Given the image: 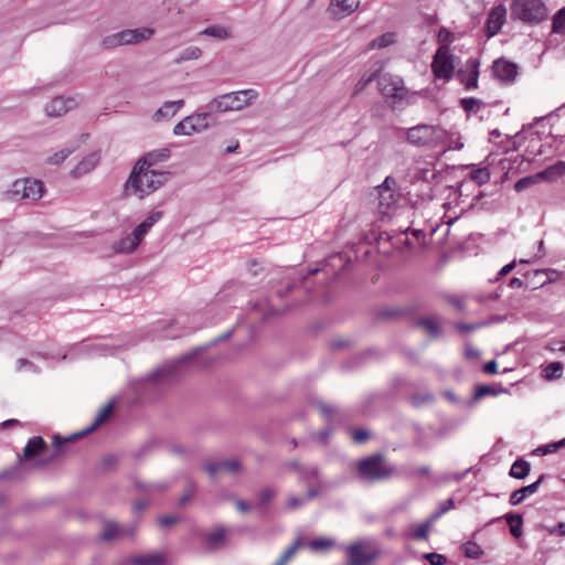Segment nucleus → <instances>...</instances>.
<instances>
[{
	"label": "nucleus",
	"mask_w": 565,
	"mask_h": 565,
	"mask_svg": "<svg viewBox=\"0 0 565 565\" xmlns=\"http://www.w3.org/2000/svg\"><path fill=\"white\" fill-rule=\"evenodd\" d=\"M242 463L237 459L220 460L215 462H207L204 465L205 471L211 476L215 477L218 473H231L234 475L239 471Z\"/></svg>",
	"instance_id": "obj_20"
},
{
	"label": "nucleus",
	"mask_w": 565,
	"mask_h": 565,
	"mask_svg": "<svg viewBox=\"0 0 565 565\" xmlns=\"http://www.w3.org/2000/svg\"><path fill=\"white\" fill-rule=\"evenodd\" d=\"M202 55V50L199 46H188L182 52H180L179 56L175 58L177 64H181L186 61L198 60Z\"/></svg>",
	"instance_id": "obj_40"
},
{
	"label": "nucleus",
	"mask_w": 565,
	"mask_h": 565,
	"mask_svg": "<svg viewBox=\"0 0 565 565\" xmlns=\"http://www.w3.org/2000/svg\"><path fill=\"white\" fill-rule=\"evenodd\" d=\"M164 563L163 555L158 553L137 556L130 559L131 565H164Z\"/></svg>",
	"instance_id": "obj_32"
},
{
	"label": "nucleus",
	"mask_w": 565,
	"mask_h": 565,
	"mask_svg": "<svg viewBox=\"0 0 565 565\" xmlns=\"http://www.w3.org/2000/svg\"><path fill=\"white\" fill-rule=\"evenodd\" d=\"M492 74L499 82L509 85L516 79L519 66L504 58H499L492 64Z\"/></svg>",
	"instance_id": "obj_16"
},
{
	"label": "nucleus",
	"mask_w": 565,
	"mask_h": 565,
	"mask_svg": "<svg viewBox=\"0 0 565 565\" xmlns=\"http://www.w3.org/2000/svg\"><path fill=\"white\" fill-rule=\"evenodd\" d=\"M277 494V490L271 487H266L258 492V507L268 504Z\"/></svg>",
	"instance_id": "obj_45"
},
{
	"label": "nucleus",
	"mask_w": 565,
	"mask_h": 565,
	"mask_svg": "<svg viewBox=\"0 0 565 565\" xmlns=\"http://www.w3.org/2000/svg\"><path fill=\"white\" fill-rule=\"evenodd\" d=\"M174 109L172 108V105L170 102H166L156 113L154 117H172L174 115Z\"/></svg>",
	"instance_id": "obj_52"
},
{
	"label": "nucleus",
	"mask_w": 565,
	"mask_h": 565,
	"mask_svg": "<svg viewBox=\"0 0 565 565\" xmlns=\"http://www.w3.org/2000/svg\"><path fill=\"white\" fill-rule=\"evenodd\" d=\"M301 545V540L300 539H297L281 555V557L288 562L292 556L294 554L296 553V551L299 548V546Z\"/></svg>",
	"instance_id": "obj_57"
},
{
	"label": "nucleus",
	"mask_w": 565,
	"mask_h": 565,
	"mask_svg": "<svg viewBox=\"0 0 565 565\" xmlns=\"http://www.w3.org/2000/svg\"><path fill=\"white\" fill-rule=\"evenodd\" d=\"M318 475H319V470L316 466L302 467L299 472L300 480H303V481L317 478Z\"/></svg>",
	"instance_id": "obj_50"
},
{
	"label": "nucleus",
	"mask_w": 565,
	"mask_h": 565,
	"mask_svg": "<svg viewBox=\"0 0 565 565\" xmlns=\"http://www.w3.org/2000/svg\"><path fill=\"white\" fill-rule=\"evenodd\" d=\"M463 554L466 557L471 559H478L483 555V551L479 544L475 542H467L462 546Z\"/></svg>",
	"instance_id": "obj_44"
},
{
	"label": "nucleus",
	"mask_w": 565,
	"mask_h": 565,
	"mask_svg": "<svg viewBox=\"0 0 565 565\" xmlns=\"http://www.w3.org/2000/svg\"><path fill=\"white\" fill-rule=\"evenodd\" d=\"M416 323L424 328L427 334L431 338H438L443 333L438 317H422Z\"/></svg>",
	"instance_id": "obj_28"
},
{
	"label": "nucleus",
	"mask_w": 565,
	"mask_h": 565,
	"mask_svg": "<svg viewBox=\"0 0 565 565\" xmlns=\"http://www.w3.org/2000/svg\"><path fill=\"white\" fill-rule=\"evenodd\" d=\"M504 519L510 525V532L514 537H520L522 535V525L523 519L520 514L508 513L504 515Z\"/></svg>",
	"instance_id": "obj_36"
},
{
	"label": "nucleus",
	"mask_w": 565,
	"mask_h": 565,
	"mask_svg": "<svg viewBox=\"0 0 565 565\" xmlns=\"http://www.w3.org/2000/svg\"><path fill=\"white\" fill-rule=\"evenodd\" d=\"M100 160L99 152L95 151L83 158L76 167L71 171V177L78 179L89 172H92Z\"/></svg>",
	"instance_id": "obj_23"
},
{
	"label": "nucleus",
	"mask_w": 565,
	"mask_h": 565,
	"mask_svg": "<svg viewBox=\"0 0 565 565\" xmlns=\"http://www.w3.org/2000/svg\"><path fill=\"white\" fill-rule=\"evenodd\" d=\"M430 565H445L447 562L446 556L438 553H427L424 556Z\"/></svg>",
	"instance_id": "obj_54"
},
{
	"label": "nucleus",
	"mask_w": 565,
	"mask_h": 565,
	"mask_svg": "<svg viewBox=\"0 0 565 565\" xmlns=\"http://www.w3.org/2000/svg\"><path fill=\"white\" fill-rule=\"evenodd\" d=\"M511 15L526 23H539L547 17L542 0H512Z\"/></svg>",
	"instance_id": "obj_8"
},
{
	"label": "nucleus",
	"mask_w": 565,
	"mask_h": 565,
	"mask_svg": "<svg viewBox=\"0 0 565 565\" xmlns=\"http://www.w3.org/2000/svg\"><path fill=\"white\" fill-rule=\"evenodd\" d=\"M78 145L67 146L47 158V163L53 166L62 164L76 149Z\"/></svg>",
	"instance_id": "obj_35"
},
{
	"label": "nucleus",
	"mask_w": 565,
	"mask_h": 565,
	"mask_svg": "<svg viewBox=\"0 0 565 565\" xmlns=\"http://www.w3.org/2000/svg\"><path fill=\"white\" fill-rule=\"evenodd\" d=\"M371 437V433L363 428H355V443H365Z\"/></svg>",
	"instance_id": "obj_61"
},
{
	"label": "nucleus",
	"mask_w": 565,
	"mask_h": 565,
	"mask_svg": "<svg viewBox=\"0 0 565 565\" xmlns=\"http://www.w3.org/2000/svg\"><path fill=\"white\" fill-rule=\"evenodd\" d=\"M352 6L350 0H332L328 7V13L333 20H341L353 12Z\"/></svg>",
	"instance_id": "obj_24"
},
{
	"label": "nucleus",
	"mask_w": 565,
	"mask_h": 565,
	"mask_svg": "<svg viewBox=\"0 0 565 565\" xmlns=\"http://www.w3.org/2000/svg\"><path fill=\"white\" fill-rule=\"evenodd\" d=\"M307 502V499L299 498L296 495H290L286 501V507L288 510H295L302 507Z\"/></svg>",
	"instance_id": "obj_53"
},
{
	"label": "nucleus",
	"mask_w": 565,
	"mask_h": 565,
	"mask_svg": "<svg viewBox=\"0 0 565 565\" xmlns=\"http://www.w3.org/2000/svg\"><path fill=\"white\" fill-rule=\"evenodd\" d=\"M335 540L329 537H318L308 541L305 546L312 553L326 554L335 546Z\"/></svg>",
	"instance_id": "obj_27"
},
{
	"label": "nucleus",
	"mask_w": 565,
	"mask_h": 565,
	"mask_svg": "<svg viewBox=\"0 0 565 565\" xmlns=\"http://www.w3.org/2000/svg\"><path fill=\"white\" fill-rule=\"evenodd\" d=\"M15 369H17V371L26 370L32 373L40 372V369L33 362L29 361L28 359H23V358L17 360Z\"/></svg>",
	"instance_id": "obj_48"
},
{
	"label": "nucleus",
	"mask_w": 565,
	"mask_h": 565,
	"mask_svg": "<svg viewBox=\"0 0 565 565\" xmlns=\"http://www.w3.org/2000/svg\"><path fill=\"white\" fill-rule=\"evenodd\" d=\"M479 61L476 58H469L466 63V70L458 72L460 82L465 85L467 90L477 88L478 76H479Z\"/></svg>",
	"instance_id": "obj_19"
},
{
	"label": "nucleus",
	"mask_w": 565,
	"mask_h": 565,
	"mask_svg": "<svg viewBox=\"0 0 565 565\" xmlns=\"http://www.w3.org/2000/svg\"><path fill=\"white\" fill-rule=\"evenodd\" d=\"M409 315V303L403 306L390 307L382 312V318H397Z\"/></svg>",
	"instance_id": "obj_43"
},
{
	"label": "nucleus",
	"mask_w": 565,
	"mask_h": 565,
	"mask_svg": "<svg viewBox=\"0 0 565 565\" xmlns=\"http://www.w3.org/2000/svg\"><path fill=\"white\" fill-rule=\"evenodd\" d=\"M360 478L367 482H377L390 478L394 472V467L388 465L384 456L374 454L361 459L358 465Z\"/></svg>",
	"instance_id": "obj_5"
},
{
	"label": "nucleus",
	"mask_w": 565,
	"mask_h": 565,
	"mask_svg": "<svg viewBox=\"0 0 565 565\" xmlns=\"http://www.w3.org/2000/svg\"><path fill=\"white\" fill-rule=\"evenodd\" d=\"M150 226L145 222L142 221L140 224H138L135 230L132 231L134 234L138 237V239L140 242H142V239L145 238V236L148 234V232L150 231Z\"/></svg>",
	"instance_id": "obj_56"
},
{
	"label": "nucleus",
	"mask_w": 565,
	"mask_h": 565,
	"mask_svg": "<svg viewBox=\"0 0 565 565\" xmlns=\"http://www.w3.org/2000/svg\"><path fill=\"white\" fill-rule=\"evenodd\" d=\"M136 487L146 493H161L168 489L169 483L167 481H160L154 483L136 482Z\"/></svg>",
	"instance_id": "obj_39"
},
{
	"label": "nucleus",
	"mask_w": 565,
	"mask_h": 565,
	"mask_svg": "<svg viewBox=\"0 0 565 565\" xmlns=\"http://www.w3.org/2000/svg\"><path fill=\"white\" fill-rule=\"evenodd\" d=\"M487 322H479V323H457L456 324V328L458 329V331L462 332V333H467V332H471V331H475L477 329H479L480 327H483L486 326Z\"/></svg>",
	"instance_id": "obj_55"
},
{
	"label": "nucleus",
	"mask_w": 565,
	"mask_h": 565,
	"mask_svg": "<svg viewBox=\"0 0 565 565\" xmlns=\"http://www.w3.org/2000/svg\"><path fill=\"white\" fill-rule=\"evenodd\" d=\"M46 446L44 439L41 436H34L29 439L24 449L23 456L25 459H33L39 451Z\"/></svg>",
	"instance_id": "obj_29"
},
{
	"label": "nucleus",
	"mask_w": 565,
	"mask_h": 565,
	"mask_svg": "<svg viewBox=\"0 0 565 565\" xmlns=\"http://www.w3.org/2000/svg\"><path fill=\"white\" fill-rule=\"evenodd\" d=\"M446 300L452 307H455L458 311H463L466 309V300L461 296L449 295L446 296Z\"/></svg>",
	"instance_id": "obj_51"
},
{
	"label": "nucleus",
	"mask_w": 565,
	"mask_h": 565,
	"mask_svg": "<svg viewBox=\"0 0 565 565\" xmlns=\"http://www.w3.org/2000/svg\"><path fill=\"white\" fill-rule=\"evenodd\" d=\"M396 181L386 177L382 184L376 186L379 207L381 213L385 214L398 200V194L395 191Z\"/></svg>",
	"instance_id": "obj_15"
},
{
	"label": "nucleus",
	"mask_w": 565,
	"mask_h": 565,
	"mask_svg": "<svg viewBox=\"0 0 565 565\" xmlns=\"http://www.w3.org/2000/svg\"><path fill=\"white\" fill-rule=\"evenodd\" d=\"M113 408H114V404L111 402H109L107 405H105L99 411V413L97 414V416L95 417V419L90 424V426H88L86 429L82 430L81 433L73 434V435H71V436H68L66 438H62L58 435H55L54 436V441H53V446H54V449H55L54 454H53V457H56V456L61 455L64 451L61 448L62 445L67 444V443L72 441L73 439L77 438V437H83V436L92 433L93 430H95L98 426H100L108 418V416L110 415Z\"/></svg>",
	"instance_id": "obj_13"
},
{
	"label": "nucleus",
	"mask_w": 565,
	"mask_h": 565,
	"mask_svg": "<svg viewBox=\"0 0 565 565\" xmlns=\"http://www.w3.org/2000/svg\"><path fill=\"white\" fill-rule=\"evenodd\" d=\"M171 157V150L168 147L154 149L146 152L141 158L137 160L135 166H138L140 170L141 167H147L152 169L158 163L164 162L169 160Z\"/></svg>",
	"instance_id": "obj_18"
},
{
	"label": "nucleus",
	"mask_w": 565,
	"mask_h": 565,
	"mask_svg": "<svg viewBox=\"0 0 565 565\" xmlns=\"http://www.w3.org/2000/svg\"><path fill=\"white\" fill-rule=\"evenodd\" d=\"M153 34L154 30L152 28L126 29L105 36L102 44L105 49L132 45L149 40Z\"/></svg>",
	"instance_id": "obj_7"
},
{
	"label": "nucleus",
	"mask_w": 565,
	"mask_h": 565,
	"mask_svg": "<svg viewBox=\"0 0 565 565\" xmlns=\"http://www.w3.org/2000/svg\"><path fill=\"white\" fill-rule=\"evenodd\" d=\"M377 84L382 95L394 106L411 105L417 96V92H412L405 86L404 79L399 75L381 74Z\"/></svg>",
	"instance_id": "obj_3"
},
{
	"label": "nucleus",
	"mask_w": 565,
	"mask_h": 565,
	"mask_svg": "<svg viewBox=\"0 0 565 565\" xmlns=\"http://www.w3.org/2000/svg\"><path fill=\"white\" fill-rule=\"evenodd\" d=\"M310 405L320 413L321 416H323L328 423L329 426L324 428L323 430L319 431L316 435V438L323 445H327L332 431L333 424L341 423L343 419V413L340 408L327 404L326 402L319 399V398H312L310 401Z\"/></svg>",
	"instance_id": "obj_9"
},
{
	"label": "nucleus",
	"mask_w": 565,
	"mask_h": 565,
	"mask_svg": "<svg viewBox=\"0 0 565 565\" xmlns=\"http://www.w3.org/2000/svg\"><path fill=\"white\" fill-rule=\"evenodd\" d=\"M226 532L223 527H216L210 532L206 537V544L210 550H217L224 545Z\"/></svg>",
	"instance_id": "obj_30"
},
{
	"label": "nucleus",
	"mask_w": 565,
	"mask_h": 565,
	"mask_svg": "<svg viewBox=\"0 0 565 565\" xmlns=\"http://www.w3.org/2000/svg\"><path fill=\"white\" fill-rule=\"evenodd\" d=\"M141 242L138 237L131 232L127 234L125 237L113 244V250L116 254H130L132 253Z\"/></svg>",
	"instance_id": "obj_26"
},
{
	"label": "nucleus",
	"mask_w": 565,
	"mask_h": 565,
	"mask_svg": "<svg viewBox=\"0 0 565 565\" xmlns=\"http://www.w3.org/2000/svg\"><path fill=\"white\" fill-rule=\"evenodd\" d=\"M195 491H196L195 482L189 481L184 489V493L179 499V504L180 505L186 504L193 498Z\"/></svg>",
	"instance_id": "obj_47"
},
{
	"label": "nucleus",
	"mask_w": 565,
	"mask_h": 565,
	"mask_svg": "<svg viewBox=\"0 0 565 565\" xmlns=\"http://www.w3.org/2000/svg\"><path fill=\"white\" fill-rule=\"evenodd\" d=\"M431 71L436 78L449 81L455 71V56L450 53L447 45H441L436 51L433 62Z\"/></svg>",
	"instance_id": "obj_11"
},
{
	"label": "nucleus",
	"mask_w": 565,
	"mask_h": 565,
	"mask_svg": "<svg viewBox=\"0 0 565 565\" xmlns=\"http://www.w3.org/2000/svg\"><path fill=\"white\" fill-rule=\"evenodd\" d=\"M430 530V521L422 524H412L407 530V536L414 540H426Z\"/></svg>",
	"instance_id": "obj_33"
},
{
	"label": "nucleus",
	"mask_w": 565,
	"mask_h": 565,
	"mask_svg": "<svg viewBox=\"0 0 565 565\" xmlns=\"http://www.w3.org/2000/svg\"><path fill=\"white\" fill-rule=\"evenodd\" d=\"M209 118L207 113L186 116L173 127V134L175 136H192L202 132L210 126Z\"/></svg>",
	"instance_id": "obj_12"
},
{
	"label": "nucleus",
	"mask_w": 565,
	"mask_h": 565,
	"mask_svg": "<svg viewBox=\"0 0 565 565\" xmlns=\"http://www.w3.org/2000/svg\"><path fill=\"white\" fill-rule=\"evenodd\" d=\"M470 179L479 185L486 184L490 180V173L487 168L473 169L470 172Z\"/></svg>",
	"instance_id": "obj_46"
},
{
	"label": "nucleus",
	"mask_w": 565,
	"mask_h": 565,
	"mask_svg": "<svg viewBox=\"0 0 565 565\" xmlns=\"http://www.w3.org/2000/svg\"><path fill=\"white\" fill-rule=\"evenodd\" d=\"M233 334V329L222 333L209 344L199 347L181 358L166 362L162 366L148 374L137 382L136 391L138 394H146L148 391H159L174 383L181 374L190 366L203 367L210 364V361L201 360L199 356L202 351L211 345L228 339Z\"/></svg>",
	"instance_id": "obj_1"
},
{
	"label": "nucleus",
	"mask_w": 565,
	"mask_h": 565,
	"mask_svg": "<svg viewBox=\"0 0 565 565\" xmlns=\"http://www.w3.org/2000/svg\"><path fill=\"white\" fill-rule=\"evenodd\" d=\"M465 355L467 359H479L480 352L478 349L468 344V345H466Z\"/></svg>",
	"instance_id": "obj_63"
},
{
	"label": "nucleus",
	"mask_w": 565,
	"mask_h": 565,
	"mask_svg": "<svg viewBox=\"0 0 565 565\" xmlns=\"http://www.w3.org/2000/svg\"><path fill=\"white\" fill-rule=\"evenodd\" d=\"M380 554L379 544L374 540L355 542V565H367Z\"/></svg>",
	"instance_id": "obj_17"
},
{
	"label": "nucleus",
	"mask_w": 565,
	"mask_h": 565,
	"mask_svg": "<svg viewBox=\"0 0 565 565\" xmlns=\"http://www.w3.org/2000/svg\"><path fill=\"white\" fill-rule=\"evenodd\" d=\"M76 105L73 98H64L63 96H58L53 98L46 106L45 113L50 117H60L74 108Z\"/></svg>",
	"instance_id": "obj_22"
},
{
	"label": "nucleus",
	"mask_w": 565,
	"mask_h": 565,
	"mask_svg": "<svg viewBox=\"0 0 565 565\" xmlns=\"http://www.w3.org/2000/svg\"><path fill=\"white\" fill-rule=\"evenodd\" d=\"M545 349L551 352H562L565 351V345L561 341L552 340L546 343Z\"/></svg>",
	"instance_id": "obj_62"
},
{
	"label": "nucleus",
	"mask_w": 565,
	"mask_h": 565,
	"mask_svg": "<svg viewBox=\"0 0 565 565\" xmlns=\"http://www.w3.org/2000/svg\"><path fill=\"white\" fill-rule=\"evenodd\" d=\"M548 533L565 536V523L559 522L555 526L550 527Z\"/></svg>",
	"instance_id": "obj_64"
},
{
	"label": "nucleus",
	"mask_w": 565,
	"mask_h": 565,
	"mask_svg": "<svg viewBox=\"0 0 565 565\" xmlns=\"http://www.w3.org/2000/svg\"><path fill=\"white\" fill-rule=\"evenodd\" d=\"M446 131L439 126L417 125L406 131V139L417 147H437L446 140Z\"/></svg>",
	"instance_id": "obj_6"
},
{
	"label": "nucleus",
	"mask_w": 565,
	"mask_h": 565,
	"mask_svg": "<svg viewBox=\"0 0 565 565\" xmlns=\"http://www.w3.org/2000/svg\"><path fill=\"white\" fill-rule=\"evenodd\" d=\"M200 34L212 36L217 40H226L231 36V31L226 26L214 24V25H209L207 28L202 30L200 32Z\"/></svg>",
	"instance_id": "obj_34"
},
{
	"label": "nucleus",
	"mask_w": 565,
	"mask_h": 565,
	"mask_svg": "<svg viewBox=\"0 0 565 565\" xmlns=\"http://www.w3.org/2000/svg\"><path fill=\"white\" fill-rule=\"evenodd\" d=\"M563 364L561 362H552L547 364L543 371V377L547 381H553L562 377Z\"/></svg>",
	"instance_id": "obj_38"
},
{
	"label": "nucleus",
	"mask_w": 565,
	"mask_h": 565,
	"mask_svg": "<svg viewBox=\"0 0 565 565\" xmlns=\"http://www.w3.org/2000/svg\"><path fill=\"white\" fill-rule=\"evenodd\" d=\"M543 479L544 476L542 475L535 482L513 491L509 498L510 504L518 505L522 503L526 497L534 494Z\"/></svg>",
	"instance_id": "obj_25"
},
{
	"label": "nucleus",
	"mask_w": 565,
	"mask_h": 565,
	"mask_svg": "<svg viewBox=\"0 0 565 565\" xmlns=\"http://www.w3.org/2000/svg\"><path fill=\"white\" fill-rule=\"evenodd\" d=\"M396 40V36H395V33H392V32H387V33H384L382 34L381 36L374 39L371 43H370V46L372 49H382V47H386L391 44H393Z\"/></svg>",
	"instance_id": "obj_42"
},
{
	"label": "nucleus",
	"mask_w": 565,
	"mask_h": 565,
	"mask_svg": "<svg viewBox=\"0 0 565 565\" xmlns=\"http://www.w3.org/2000/svg\"><path fill=\"white\" fill-rule=\"evenodd\" d=\"M6 194L7 198L12 201H19L23 199L35 201L42 198L43 184L38 180H17L11 184V188L7 191Z\"/></svg>",
	"instance_id": "obj_10"
},
{
	"label": "nucleus",
	"mask_w": 565,
	"mask_h": 565,
	"mask_svg": "<svg viewBox=\"0 0 565 565\" xmlns=\"http://www.w3.org/2000/svg\"><path fill=\"white\" fill-rule=\"evenodd\" d=\"M171 178V172L159 171L147 167L134 166L128 179L124 184L127 195H135L143 199L159 190Z\"/></svg>",
	"instance_id": "obj_2"
},
{
	"label": "nucleus",
	"mask_w": 565,
	"mask_h": 565,
	"mask_svg": "<svg viewBox=\"0 0 565 565\" xmlns=\"http://www.w3.org/2000/svg\"><path fill=\"white\" fill-rule=\"evenodd\" d=\"M460 104L466 111H477L480 108L481 100L473 97H468L462 98Z\"/></svg>",
	"instance_id": "obj_49"
},
{
	"label": "nucleus",
	"mask_w": 565,
	"mask_h": 565,
	"mask_svg": "<svg viewBox=\"0 0 565 565\" xmlns=\"http://www.w3.org/2000/svg\"><path fill=\"white\" fill-rule=\"evenodd\" d=\"M162 215H163V213L161 211H153L143 221L150 227H152L157 222H159L161 220Z\"/></svg>",
	"instance_id": "obj_60"
},
{
	"label": "nucleus",
	"mask_w": 565,
	"mask_h": 565,
	"mask_svg": "<svg viewBox=\"0 0 565 565\" xmlns=\"http://www.w3.org/2000/svg\"><path fill=\"white\" fill-rule=\"evenodd\" d=\"M565 173V162H557L543 171H540L533 175H527L518 180L514 184V190L516 192H522L527 188L543 181V180H552L558 175Z\"/></svg>",
	"instance_id": "obj_14"
},
{
	"label": "nucleus",
	"mask_w": 565,
	"mask_h": 565,
	"mask_svg": "<svg viewBox=\"0 0 565 565\" xmlns=\"http://www.w3.org/2000/svg\"><path fill=\"white\" fill-rule=\"evenodd\" d=\"M119 525L115 521H106L104 523V530L98 534V539L102 541H110L119 536Z\"/></svg>",
	"instance_id": "obj_37"
},
{
	"label": "nucleus",
	"mask_w": 565,
	"mask_h": 565,
	"mask_svg": "<svg viewBox=\"0 0 565 565\" xmlns=\"http://www.w3.org/2000/svg\"><path fill=\"white\" fill-rule=\"evenodd\" d=\"M179 521L175 515H162L158 519V523L161 527H168L175 524Z\"/></svg>",
	"instance_id": "obj_59"
},
{
	"label": "nucleus",
	"mask_w": 565,
	"mask_h": 565,
	"mask_svg": "<svg viewBox=\"0 0 565 565\" xmlns=\"http://www.w3.org/2000/svg\"><path fill=\"white\" fill-rule=\"evenodd\" d=\"M530 462L524 459H518L512 463L509 476L515 479H524L530 473Z\"/></svg>",
	"instance_id": "obj_31"
},
{
	"label": "nucleus",
	"mask_w": 565,
	"mask_h": 565,
	"mask_svg": "<svg viewBox=\"0 0 565 565\" xmlns=\"http://www.w3.org/2000/svg\"><path fill=\"white\" fill-rule=\"evenodd\" d=\"M497 392L489 385H480L476 390V398H482L487 395H495Z\"/></svg>",
	"instance_id": "obj_58"
},
{
	"label": "nucleus",
	"mask_w": 565,
	"mask_h": 565,
	"mask_svg": "<svg viewBox=\"0 0 565 565\" xmlns=\"http://www.w3.org/2000/svg\"><path fill=\"white\" fill-rule=\"evenodd\" d=\"M552 31L556 34H565V7L554 14Z\"/></svg>",
	"instance_id": "obj_41"
},
{
	"label": "nucleus",
	"mask_w": 565,
	"mask_h": 565,
	"mask_svg": "<svg viewBox=\"0 0 565 565\" xmlns=\"http://www.w3.org/2000/svg\"><path fill=\"white\" fill-rule=\"evenodd\" d=\"M507 10L503 6L494 7L487 19V33L488 36L495 35L505 22Z\"/></svg>",
	"instance_id": "obj_21"
},
{
	"label": "nucleus",
	"mask_w": 565,
	"mask_h": 565,
	"mask_svg": "<svg viewBox=\"0 0 565 565\" xmlns=\"http://www.w3.org/2000/svg\"><path fill=\"white\" fill-rule=\"evenodd\" d=\"M257 97L258 93L255 89L231 92L213 98L209 103L207 108L210 110L222 113L230 110H241L245 106L253 104Z\"/></svg>",
	"instance_id": "obj_4"
}]
</instances>
